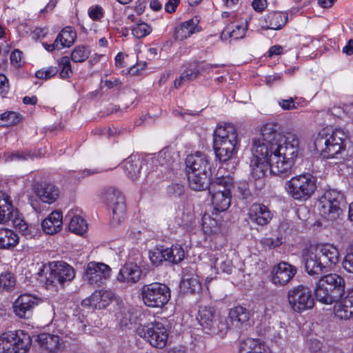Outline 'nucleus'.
Instances as JSON below:
<instances>
[{
  "label": "nucleus",
  "instance_id": "nucleus-1",
  "mask_svg": "<svg viewBox=\"0 0 353 353\" xmlns=\"http://www.w3.org/2000/svg\"><path fill=\"white\" fill-rule=\"evenodd\" d=\"M252 153L250 167L254 178L263 177L268 169L286 177L292 174L300 154L299 140L292 133L283 135L279 123H268L261 128V138L253 140Z\"/></svg>",
  "mask_w": 353,
  "mask_h": 353
},
{
  "label": "nucleus",
  "instance_id": "nucleus-2",
  "mask_svg": "<svg viewBox=\"0 0 353 353\" xmlns=\"http://www.w3.org/2000/svg\"><path fill=\"white\" fill-rule=\"evenodd\" d=\"M338 248L332 244H321L311 246L302 252V261L307 274L319 276L327 272L339 261Z\"/></svg>",
  "mask_w": 353,
  "mask_h": 353
},
{
  "label": "nucleus",
  "instance_id": "nucleus-3",
  "mask_svg": "<svg viewBox=\"0 0 353 353\" xmlns=\"http://www.w3.org/2000/svg\"><path fill=\"white\" fill-rule=\"evenodd\" d=\"M347 139V136L342 129L323 128L316 137L314 145L317 150L321 151L323 158H337V155L345 149Z\"/></svg>",
  "mask_w": 353,
  "mask_h": 353
},
{
  "label": "nucleus",
  "instance_id": "nucleus-4",
  "mask_svg": "<svg viewBox=\"0 0 353 353\" xmlns=\"http://www.w3.org/2000/svg\"><path fill=\"white\" fill-rule=\"evenodd\" d=\"M345 294L344 279L337 274L321 276L314 288L316 300L323 304L337 302Z\"/></svg>",
  "mask_w": 353,
  "mask_h": 353
},
{
  "label": "nucleus",
  "instance_id": "nucleus-5",
  "mask_svg": "<svg viewBox=\"0 0 353 353\" xmlns=\"http://www.w3.org/2000/svg\"><path fill=\"white\" fill-rule=\"evenodd\" d=\"M238 142L236 130L233 125L217 127L214 132V150L216 158L222 162L230 159L236 152Z\"/></svg>",
  "mask_w": 353,
  "mask_h": 353
},
{
  "label": "nucleus",
  "instance_id": "nucleus-6",
  "mask_svg": "<svg viewBox=\"0 0 353 353\" xmlns=\"http://www.w3.org/2000/svg\"><path fill=\"white\" fill-rule=\"evenodd\" d=\"M75 277V270L70 265L63 261H53L42 265L38 272L37 279L46 288L63 285Z\"/></svg>",
  "mask_w": 353,
  "mask_h": 353
},
{
  "label": "nucleus",
  "instance_id": "nucleus-7",
  "mask_svg": "<svg viewBox=\"0 0 353 353\" xmlns=\"http://www.w3.org/2000/svg\"><path fill=\"white\" fill-rule=\"evenodd\" d=\"M288 195L292 199L303 202L312 197L316 189V180L309 173L296 175L284 185Z\"/></svg>",
  "mask_w": 353,
  "mask_h": 353
},
{
  "label": "nucleus",
  "instance_id": "nucleus-8",
  "mask_svg": "<svg viewBox=\"0 0 353 353\" xmlns=\"http://www.w3.org/2000/svg\"><path fill=\"white\" fill-rule=\"evenodd\" d=\"M196 319L204 332L212 335H223L230 329L228 319L216 314L214 307L201 306Z\"/></svg>",
  "mask_w": 353,
  "mask_h": 353
},
{
  "label": "nucleus",
  "instance_id": "nucleus-9",
  "mask_svg": "<svg viewBox=\"0 0 353 353\" xmlns=\"http://www.w3.org/2000/svg\"><path fill=\"white\" fill-rule=\"evenodd\" d=\"M31 345L30 336L22 330L6 332L0 336V353H28Z\"/></svg>",
  "mask_w": 353,
  "mask_h": 353
},
{
  "label": "nucleus",
  "instance_id": "nucleus-10",
  "mask_svg": "<svg viewBox=\"0 0 353 353\" xmlns=\"http://www.w3.org/2000/svg\"><path fill=\"white\" fill-rule=\"evenodd\" d=\"M141 291L143 303L149 307H162L168 303L171 296L169 287L158 282L144 285Z\"/></svg>",
  "mask_w": 353,
  "mask_h": 353
},
{
  "label": "nucleus",
  "instance_id": "nucleus-11",
  "mask_svg": "<svg viewBox=\"0 0 353 353\" xmlns=\"http://www.w3.org/2000/svg\"><path fill=\"white\" fill-rule=\"evenodd\" d=\"M343 195L336 190L326 191L319 199V214L327 221H334L342 213Z\"/></svg>",
  "mask_w": 353,
  "mask_h": 353
},
{
  "label": "nucleus",
  "instance_id": "nucleus-12",
  "mask_svg": "<svg viewBox=\"0 0 353 353\" xmlns=\"http://www.w3.org/2000/svg\"><path fill=\"white\" fill-rule=\"evenodd\" d=\"M287 297L291 309L297 313L312 309L314 305L312 291L304 285H299L290 289Z\"/></svg>",
  "mask_w": 353,
  "mask_h": 353
},
{
  "label": "nucleus",
  "instance_id": "nucleus-13",
  "mask_svg": "<svg viewBox=\"0 0 353 353\" xmlns=\"http://www.w3.org/2000/svg\"><path fill=\"white\" fill-rule=\"evenodd\" d=\"M102 199L112 208V225H118L123 221L126 211L125 197L122 192L115 188H106L102 193Z\"/></svg>",
  "mask_w": 353,
  "mask_h": 353
},
{
  "label": "nucleus",
  "instance_id": "nucleus-14",
  "mask_svg": "<svg viewBox=\"0 0 353 353\" xmlns=\"http://www.w3.org/2000/svg\"><path fill=\"white\" fill-rule=\"evenodd\" d=\"M137 333L154 347L163 348L166 345L168 334L164 325L161 322L154 321L141 325L137 327Z\"/></svg>",
  "mask_w": 353,
  "mask_h": 353
},
{
  "label": "nucleus",
  "instance_id": "nucleus-15",
  "mask_svg": "<svg viewBox=\"0 0 353 353\" xmlns=\"http://www.w3.org/2000/svg\"><path fill=\"white\" fill-rule=\"evenodd\" d=\"M111 268L103 263L92 261L88 263L83 279L89 285L94 287L104 284L111 276Z\"/></svg>",
  "mask_w": 353,
  "mask_h": 353
},
{
  "label": "nucleus",
  "instance_id": "nucleus-16",
  "mask_svg": "<svg viewBox=\"0 0 353 353\" xmlns=\"http://www.w3.org/2000/svg\"><path fill=\"white\" fill-rule=\"evenodd\" d=\"M39 302L41 299L30 294H21L14 303V312L19 318L29 319Z\"/></svg>",
  "mask_w": 353,
  "mask_h": 353
},
{
  "label": "nucleus",
  "instance_id": "nucleus-17",
  "mask_svg": "<svg viewBox=\"0 0 353 353\" xmlns=\"http://www.w3.org/2000/svg\"><path fill=\"white\" fill-rule=\"evenodd\" d=\"M297 269L286 262H281L273 267L271 281L276 286H284L295 276Z\"/></svg>",
  "mask_w": 353,
  "mask_h": 353
},
{
  "label": "nucleus",
  "instance_id": "nucleus-18",
  "mask_svg": "<svg viewBox=\"0 0 353 353\" xmlns=\"http://www.w3.org/2000/svg\"><path fill=\"white\" fill-rule=\"evenodd\" d=\"M35 343L43 353H58L64 348L61 338L49 333H41L37 335Z\"/></svg>",
  "mask_w": 353,
  "mask_h": 353
},
{
  "label": "nucleus",
  "instance_id": "nucleus-19",
  "mask_svg": "<svg viewBox=\"0 0 353 353\" xmlns=\"http://www.w3.org/2000/svg\"><path fill=\"white\" fill-rule=\"evenodd\" d=\"M185 165L187 172L212 173L209 157L201 152L189 154L185 159Z\"/></svg>",
  "mask_w": 353,
  "mask_h": 353
},
{
  "label": "nucleus",
  "instance_id": "nucleus-20",
  "mask_svg": "<svg viewBox=\"0 0 353 353\" xmlns=\"http://www.w3.org/2000/svg\"><path fill=\"white\" fill-rule=\"evenodd\" d=\"M248 216L250 222L260 226H264L270 222L272 219V214L266 205L254 203L249 208Z\"/></svg>",
  "mask_w": 353,
  "mask_h": 353
},
{
  "label": "nucleus",
  "instance_id": "nucleus-21",
  "mask_svg": "<svg viewBox=\"0 0 353 353\" xmlns=\"http://www.w3.org/2000/svg\"><path fill=\"white\" fill-rule=\"evenodd\" d=\"M114 297V294L111 290H97L82 301V305L98 310L103 309L112 302Z\"/></svg>",
  "mask_w": 353,
  "mask_h": 353
},
{
  "label": "nucleus",
  "instance_id": "nucleus-22",
  "mask_svg": "<svg viewBox=\"0 0 353 353\" xmlns=\"http://www.w3.org/2000/svg\"><path fill=\"white\" fill-rule=\"evenodd\" d=\"M142 274L141 268L134 263H127L119 270L117 280L130 286L139 281Z\"/></svg>",
  "mask_w": 353,
  "mask_h": 353
},
{
  "label": "nucleus",
  "instance_id": "nucleus-23",
  "mask_svg": "<svg viewBox=\"0 0 353 353\" xmlns=\"http://www.w3.org/2000/svg\"><path fill=\"white\" fill-rule=\"evenodd\" d=\"M335 303L334 310L336 316L341 319H349L353 315V289L348 290L346 295Z\"/></svg>",
  "mask_w": 353,
  "mask_h": 353
},
{
  "label": "nucleus",
  "instance_id": "nucleus-24",
  "mask_svg": "<svg viewBox=\"0 0 353 353\" xmlns=\"http://www.w3.org/2000/svg\"><path fill=\"white\" fill-rule=\"evenodd\" d=\"M34 192L39 199L46 203L51 204L59 197V190L52 183L42 182L34 185Z\"/></svg>",
  "mask_w": 353,
  "mask_h": 353
},
{
  "label": "nucleus",
  "instance_id": "nucleus-25",
  "mask_svg": "<svg viewBox=\"0 0 353 353\" xmlns=\"http://www.w3.org/2000/svg\"><path fill=\"white\" fill-rule=\"evenodd\" d=\"M263 21L264 24H261L263 29L279 30L288 23V14L283 12H271L264 17Z\"/></svg>",
  "mask_w": 353,
  "mask_h": 353
},
{
  "label": "nucleus",
  "instance_id": "nucleus-26",
  "mask_svg": "<svg viewBox=\"0 0 353 353\" xmlns=\"http://www.w3.org/2000/svg\"><path fill=\"white\" fill-rule=\"evenodd\" d=\"M250 318V313L248 309L242 306H236L230 310L228 313L230 328L240 327L247 323Z\"/></svg>",
  "mask_w": 353,
  "mask_h": 353
},
{
  "label": "nucleus",
  "instance_id": "nucleus-27",
  "mask_svg": "<svg viewBox=\"0 0 353 353\" xmlns=\"http://www.w3.org/2000/svg\"><path fill=\"white\" fill-rule=\"evenodd\" d=\"M63 225L62 213L53 211L41 223L43 231L48 234H54L61 230Z\"/></svg>",
  "mask_w": 353,
  "mask_h": 353
},
{
  "label": "nucleus",
  "instance_id": "nucleus-28",
  "mask_svg": "<svg viewBox=\"0 0 353 353\" xmlns=\"http://www.w3.org/2000/svg\"><path fill=\"white\" fill-rule=\"evenodd\" d=\"M239 353H271L270 348L259 339L248 338L239 343Z\"/></svg>",
  "mask_w": 353,
  "mask_h": 353
},
{
  "label": "nucleus",
  "instance_id": "nucleus-29",
  "mask_svg": "<svg viewBox=\"0 0 353 353\" xmlns=\"http://www.w3.org/2000/svg\"><path fill=\"white\" fill-rule=\"evenodd\" d=\"M17 213L9 195L0 192V223L10 221Z\"/></svg>",
  "mask_w": 353,
  "mask_h": 353
},
{
  "label": "nucleus",
  "instance_id": "nucleus-30",
  "mask_svg": "<svg viewBox=\"0 0 353 353\" xmlns=\"http://www.w3.org/2000/svg\"><path fill=\"white\" fill-rule=\"evenodd\" d=\"M211 175L212 173L187 172L190 188L195 191L208 189Z\"/></svg>",
  "mask_w": 353,
  "mask_h": 353
},
{
  "label": "nucleus",
  "instance_id": "nucleus-31",
  "mask_svg": "<svg viewBox=\"0 0 353 353\" xmlns=\"http://www.w3.org/2000/svg\"><path fill=\"white\" fill-rule=\"evenodd\" d=\"M214 207L213 215L228 210L231 203V193H209Z\"/></svg>",
  "mask_w": 353,
  "mask_h": 353
},
{
  "label": "nucleus",
  "instance_id": "nucleus-32",
  "mask_svg": "<svg viewBox=\"0 0 353 353\" xmlns=\"http://www.w3.org/2000/svg\"><path fill=\"white\" fill-rule=\"evenodd\" d=\"M232 185V179L229 176H220L211 179L209 183V193H230Z\"/></svg>",
  "mask_w": 353,
  "mask_h": 353
},
{
  "label": "nucleus",
  "instance_id": "nucleus-33",
  "mask_svg": "<svg viewBox=\"0 0 353 353\" xmlns=\"http://www.w3.org/2000/svg\"><path fill=\"white\" fill-rule=\"evenodd\" d=\"M205 214L202 218V230L205 234H212L220 232L221 218L219 215Z\"/></svg>",
  "mask_w": 353,
  "mask_h": 353
},
{
  "label": "nucleus",
  "instance_id": "nucleus-34",
  "mask_svg": "<svg viewBox=\"0 0 353 353\" xmlns=\"http://www.w3.org/2000/svg\"><path fill=\"white\" fill-rule=\"evenodd\" d=\"M19 237L13 230L0 228V249L11 250L19 243Z\"/></svg>",
  "mask_w": 353,
  "mask_h": 353
},
{
  "label": "nucleus",
  "instance_id": "nucleus-35",
  "mask_svg": "<svg viewBox=\"0 0 353 353\" xmlns=\"http://www.w3.org/2000/svg\"><path fill=\"white\" fill-rule=\"evenodd\" d=\"M77 39V32L74 28L68 26L58 34L55 39V45L57 43L61 46V48H69L72 46L75 42Z\"/></svg>",
  "mask_w": 353,
  "mask_h": 353
},
{
  "label": "nucleus",
  "instance_id": "nucleus-36",
  "mask_svg": "<svg viewBox=\"0 0 353 353\" xmlns=\"http://www.w3.org/2000/svg\"><path fill=\"white\" fill-rule=\"evenodd\" d=\"M123 168L128 177L135 181L139 176L141 162L135 157L130 156L123 161Z\"/></svg>",
  "mask_w": 353,
  "mask_h": 353
},
{
  "label": "nucleus",
  "instance_id": "nucleus-37",
  "mask_svg": "<svg viewBox=\"0 0 353 353\" xmlns=\"http://www.w3.org/2000/svg\"><path fill=\"white\" fill-rule=\"evenodd\" d=\"M165 261L177 264L185 257V251L179 245H174L170 248H164Z\"/></svg>",
  "mask_w": 353,
  "mask_h": 353
},
{
  "label": "nucleus",
  "instance_id": "nucleus-38",
  "mask_svg": "<svg viewBox=\"0 0 353 353\" xmlns=\"http://www.w3.org/2000/svg\"><path fill=\"white\" fill-rule=\"evenodd\" d=\"M196 24L193 19L186 21L176 28L174 32L176 39L182 41L194 33Z\"/></svg>",
  "mask_w": 353,
  "mask_h": 353
},
{
  "label": "nucleus",
  "instance_id": "nucleus-39",
  "mask_svg": "<svg viewBox=\"0 0 353 353\" xmlns=\"http://www.w3.org/2000/svg\"><path fill=\"white\" fill-rule=\"evenodd\" d=\"M155 161L160 166L164 168L165 171H169L172 169L174 159L171 150L169 148H164L159 152Z\"/></svg>",
  "mask_w": 353,
  "mask_h": 353
},
{
  "label": "nucleus",
  "instance_id": "nucleus-40",
  "mask_svg": "<svg viewBox=\"0 0 353 353\" xmlns=\"http://www.w3.org/2000/svg\"><path fill=\"white\" fill-rule=\"evenodd\" d=\"M246 28L239 25H229L225 27L221 34V39L226 40L229 38L234 39H241L245 36Z\"/></svg>",
  "mask_w": 353,
  "mask_h": 353
},
{
  "label": "nucleus",
  "instance_id": "nucleus-41",
  "mask_svg": "<svg viewBox=\"0 0 353 353\" xmlns=\"http://www.w3.org/2000/svg\"><path fill=\"white\" fill-rule=\"evenodd\" d=\"M181 286L184 290H186V292L190 294L197 293L201 290V283L196 275H185Z\"/></svg>",
  "mask_w": 353,
  "mask_h": 353
},
{
  "label": "nucleus",
  "instance_id": "nucleus-42",
  "mask_svg": "<svg viewBox=\"0 0 353 353\" xmlns=\"http://www.w3.org/2000/svg\"><path fill=\"white\" fill-rule=\"evenodd\" d=\"M68 227L72 232L83 235L88 229V224L83 217L75 215L70 219Z\"/></svg>",
  "mask_w": 353,
  "mask_h": 353
},
{
  "label": "nucleus",
  "instance_id": "nucleus-43",
  "mask_svg": "<svg viewBox=\"0 0 353 353\" xmlns=\"http://www.w3.org/2000/svg\"><path fill=\"white\" fill-rule=\"evenodd\" d=\"M200 74L198 68H186L179 79L174 81V87L178 88L182 84L196 79Z\"/></svg>",
  "mask_w": 353,
  "mask_h": 353
},
{
  "label": "nucleus",
  "instance_id": "nucleus-44",
  "mask_svg": "<svg viewBox=\"0 0 353 353\" xmlns=\"http://www.w3.org/2000/svg\"><path fill=\"white\" fill-rule=\"evenodd\" d=\"M132 34L137 39H142L150 34L152 31V28L148 23L139 20L132 28Z\"/></svg>",
  "mask_w": 353,
  "mask_h": 353
},
{
  "label": "nucleus",
  "instance_id": "nucleus-45",
  "mask_svg": "<svg viewBox=\"0 0 353 353\" xmlns=\"http://www.w3.org/2000/svg\"><path fill=\"white\" fill-rule=\"evenodd\" d=\"M16 284V279L11 272H3L0 274V291H12Z\"/></svg>",
  "mask_w": 353,
  "mask_h": 353
},
{
  "label": "nucleus",
  "instance_id": "nucleus-46",
  "mask_svg": "<svg viewBox=\"0 0 353 353\" xmlns=\"http://www.w3.org/2000/svg\"><path fill=\"white\" fill-rule=\"evenodd\" d=\"M148 254L150 260L154 265L158 266L163 261H165L163 246L154 248L149 251Z\"/></svg>",
  "mask_w": 353,
  "mask_h": 353
},
{
  "label": "nucleus",
  "instance_id": "nucleus-47",
  "mask_svg": "<svg viewBox=\"0 0 353 353\" xmlns=\"http://www.w3.org/2000/svg\"><path fill=\"white\" fill-rule=\"evenodd\" d=\"M21 116L15 112H7L0 115V121L4 122L2 125H14L20 122Z\"/></svg>",
  "mask_w": 353,
  "mask_h": 353
},
{
  "label": "nucleus",
  "instance_id": "nucleus-48",
  "mask_svg": "<svg viewBox=\"0 0 353 353\" xmlns=\"http://www.w3.org/2000/svg\"><path fill=\"white\" fill-rule=\"evenodd\" d=\"M234 194L241 199H246L251 196V192L248 183L245 181L239 182L235 187Z\"/></svg>",
  "mask_w": 353,
  "mask_h": 353
},
{
  "label": "nucleus",
  "instance_id": "nucleus-49",
  "mask_svg": "<svg viewBox=\"0 0 353 353\" xmlns=\"http://www.w3.org/2000/svg\"><path fill=\"white\" fill-rule=\"evenodd\" d=\"M88 57V52L84 46H77L71 54V59L74 63H82Z\"/></svg>",
  "mask_w": 353,
  "mask_h": 353
},
{
  "label": "nucleus",
  "instance_id": "nucleus-50",
  "mask_svg": "<svg viewBox=\"0 0 353 353\" xmlns=\"http://www.w3.org/2000/svg\"><path fill=\"white\" fill-rule=\"evenodd\" d=\"M57 72V68H41L35 72V76L39 79H48L54 76Z\"/></svg>",
  "mask_w": 353,
  "mask_h": 353
},
{
  "label": "nucleus",
  "instance_id": "nucleus-51",
  "mask_svg": "<svg viewBox=\"0 0 353 353\" xmlns=\"http://www.w3.org/2000/svg\"><path fill=\"white\" fill-rule=\"evenodd\" d=\"M18 230L26 239H32L37 234L35 227L32 225H28L27 223L23 224Z\"/></svg>",
  "mask_w": 353,
  "mask_h": 353
},
{
  "label": "nucleus",
  "instance_id": "nucleus-52",
  "mask_svg": "<svg viewBox=\"0 0 353 353\" xmlns=\"http://www.w3.org/2000/svg\"><path fill=\"white\" fill-rule=\"evenodd\" d=\"M185 188L179 183H172L167 188V192L171 196H180L184 193Z\"/></svg>",
  "mask_w": 353,
  "mask_h": 353
},
{
  "label": "nucleus",
  "instance_id": "nucleus-53",
  "mask_svg": "<svg viewBox=\"0 0 353 353\" xmlns=\"http://www.w3.org/2000/svg\"><path fill=\"white\" fill-rule=\"evenodd\" d=\"M282 239L279 237L276 238H263L261 240L262 245L269 249H274L282 244Z\"/></svg>",
  "mask_w": 353,
  "mask_h": 353
},
{
  "label": "nucleus",
  "instance_id": "nucleus-54",
  "mask_svg": "<svg viewBox=\"0 0 353 353\" xmlns=\"http://www.w3.org/2000/svg\"><path fill=\"white\" fill-rule=\"evenodd\" d=\"M219 259H217L215 261V266L219 267L220 269L225 273L231 274L232 269H233V265L231 260L228 259H225L223 260H221L220 263H219Z\"/></svg>",
  "mask_w": 353,
  "mask_h": 353
},
{
  "label": "nucleus",
  "instance_id": "nucleus-55",
  "mask_svg": "<svg viewBox=\"0 0 353 353\" xmlns=\"http://www.w3.org/2000/svg\"><path fill=\"white\" fill-rule=\"evenodd\" d=\"M28 157H30V154L29 153H26L25 152L16 151L8 154L6 157V161H24L27 160Z\"/></svg>",
  "mask_w": 353,
  "mask_h": 353
},
{
  "label": "nucleus",
  "instance_id": "nucleus-56",
  "mask_svg": "<svg viewBox=\"0 0 353 353\" xmlns=\"http://www.w3.org/2000/svg\"><path fill=\"white\" fill-rule=\"evenodd\" d=\"M343 266L345 270L353 273V244L351 246L350 252L346 254L343 262Z\"/></svg>",
  "mask_w": 353,
  "mask_h": 353
},
{
  "label": "nucleus",
  "instance_id": "nucleus-57",
  "mask_svg": "<svg viewBox=\"0 0 353 353\" xmlns=\"http://www.w3.org/2000/svg\"><path fill=\"white\" fill-rule=\"evenodd\" d=\"M9 90L8 78L3 74H0V94L5 96Z\"/></svg>",
  "mask_w": 353,
  "mask_h": 353
},
{
  "label": "nucleus",
  "instance_id": "nucleus-58",
  "mask_svg": "<svg viewBox=\"0 0 353 353\" xmlns=\"http://www.w3.org/2000/svg\"><path fill=\"white\" fill-rule=\"evenodd\" d=\"M89 16L93 20L99 19L103 17V12L101 8L98 6L94 8H91L89 10Z\"/></svg>",
  "mask_w": 353,
  "mask_h": 353
},
{
  "label": "nucleus",
  "instance_id": "nucleus-59",
  "mask_svg": "<svg viewBox=\"0 0 353 353\" xmlns=\"http://www.w3.org/2000/svg\"><path fill=\"white\" fill-rule=\"evenodd\" d=\"M23 52L18 50L15 49L13 50L10 56V62L12 64H19L21 61Z\"/></svg>",
  "mask_w": 353,
  "mask_h": 353
},
{
  "label": "nucleus",
  "instance_id": "nucleus-60",
  "mask_svg": "<svg viewBox=\"0 0 353 353\" xmlns=\"http://www.w3.org/2000/svg\"><path fill=\"white\" fill-rule=\"evenodd\" d=\"M252 8L257 12H262L267 7L266 0H254L252 3Z\"/></svg>",
  "mask_w": 353,
  "mask_h": 353
},
{
  "label": "nucleus",
  "instance_id": "nucleus-61",
  "mask_svg": "<svg viewBox=\"0 0 353 353\" xmlns=\"http://www.w3.org/2000/svg\"><path fill=\"white\" fill-rule=\"evenodd\" d=\"M179 3V0H169L165 5V10L169 13L174 12Z\"/></svg>",
  "mask_w": 353,
  "mask_h": 353
},
{
  "label": "nucleus",
  "instance_id": "nucleus-62",
  "mask_svg": "<svg viewBox=\"0 0 353 353\" xmlns=\"http://www.w3.org/2000/svg\"><path fill=\"white\" fill-rule=\"evenodd\" d=\"M279 105L283 110H291L296 108L294 101L292 99L282 100L279 102Z\"/></svg>",
  "mask_w": 353,
  "mask_h": 353
},
{
  "label": "nucleus",
  "instance_id": "nucleus-63",
  "mask_svg": "<svg viewBox=\"0 0 353 353\" xmlns=\"http://www.w3.org/2000/svg\"><path fill=\"white\" fill-rule=\"evenodd\" d=\"M72 74L73 70L72 68H61V70L59 73V76L61 79H68Z\"/></svg>",
  "mask_w": 353,
  "mask_h": 353
},
{
  "label": "nucleus",
  "instance_id": "nucleus-64",
  "mask_svg": "<svg viewBox=\"0 0 353 353\" xmlns=\"http://www.w3.org/2000/svg\"><path fill=\"white\" fill-rule=\"evenodd\" d=\"M342 52L347 55L353 54V39H350L343 48Z\"/></svg>",
  "mask_w": 353,
  "mask_h": 353
}]
</instances>
